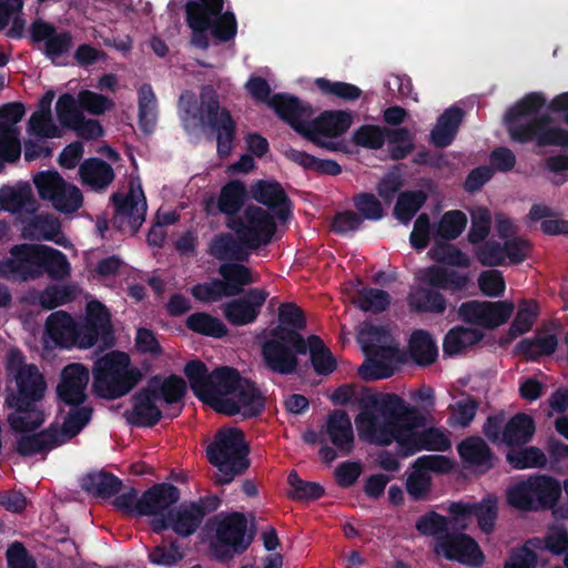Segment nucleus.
<instances>
[{
  "label": "nucleus",
  "instance_id": "39448f33",
  "mask_svg": "<svg viewBox=\"0 0 568 568\" xmlns=\"http://www.w3.org/2000/svg\"><path fill=\"white\" fill-rule=\"evenodd\" d=\"M273 105L276 113L295 131L318 144H322V138L341 135L352 123L351 115L342 111L325 112L320 118L312 120L311 108L288 95L275 98Z\"/></svg>",
  "mask_w": 568,
  "mask_h": 568
},
{
  "label": "nucleus",
  "instance_id": "338daca9",
  "mask_svg": "<svg viewBox=\"0 0 568 568\" xmlns=\"http://www.w3.org/2000/svg\"><path fill=\"white\" fill-rule=\"evenodd\" d=\"M406 490L408 495L416 500H424L428 497L430 490V475L414 463L406 480Z\"/></svg>",
  "mask_w": 568,
  "mask_h": 568
},
{
  "label": "nucleus",
  "instance_id": "7ed1b4c3",
  "mask_svg": "<svg viewBox=\"0 0 568 568\" xmlns=\"http://www.w3.org/2000/svg\"><path fill=\"white\" fill-rule=\"evenodd\" d=\"M390 416L388 438L378 442V446H389L396 443L406 456L420 449L447 450L450 448V439L444 429L430 427L419 430L424 426V416L403 398H400V408Z\"/></svg>",
  "mask_w": 568,
  "mask_h": 568
},
{
  "label": "nucleus",
  "instance_id": "603ef678",
  "mask_svg": "<svg viewBox=\"0 0 568 568\" xmlns=\"http://www.w3.org/2000/svg\"><path fill=\"white\" fill-rule=\"evenodd\" d=\"M538 304L535 301L524 300L518 306L517 314L510 325L509 335L517 337L530 331L538 315Z\"/></svg>",
  "mask_w": 568,
  "mask_h": 568
},
{
  "label": "nucleus",
  "instance_id": "052dcab7",
  "mask_svg": "<svg viewBox=\"0 0 568 568\" xmlns=\"http://www.w3.org/2000/svg\"><path fill=\"white\" fill-rule=\"evenodd\" d=\"M55 111L60 123L71 130L84 116L77 99L69 93L62 94L58 99Z\"/></svg>",
  "mask_w": 568,
  "mask_h": 568
},
{
  "label": "nucleus",
  "instance_id": "3c124183",
  "mask_svg": "<svg viewBox=\"0 0 568 568\" xmlns=\"http://www.w3.org/2000/svg\"><path fill=\"white\" fill-rule=\"evenodd\" d=\"M456 527L460 528V525L455 524L454 515H452L450 518H446L436 513L427 514L419 518L416 523V529L420 534L435 536L436 539L442 536L449 535L448 529Z\"/></svg>",
  "mask_w": 568,
  "mask_h": 568
},
{
  "label": "nucleus",
  "instance_id": "5701e85b",
  "mask_svg": "<svg viewBox=\"0 0 568 568\" xmlns=\"http://www.w3.org/2000/svg\"><path fill=\"white\" fill-rule=\"evenodd\" d=\"M449 513L454 515L455 524L460 525L463 529L468 526L469 519L476 516L479 528L485 534H490L498 514V500L489 495L478 504L454 503L449 506Z\"/></svg>",
  "mask_w": 568,
  "mask_h": 568
},
{
  "label": "nucleus",
  "instance_id": "c9c22d12",
  "mask_svg": "<svg viewBox=\"0 0 568 568\" xmlns=\"http://www.w3.org/2000/svg\"><path fill=\"white\" fill-rule=\"evenodd\" d=\"M22 234L26 239L53 241L63 247L70 246L69 240L61 233L59 220L49 214L36 216L24 226Z\"/></svg>",
  "mask_w": 568,
  "mask_h": 568
},
{
  "label": "nucleus",
  "instance_id": "a18cd8bd",
  "mask_svg": "<svg viewBox=\"0 0 568 568\" xmlns=\"http://www.w3.org/2000/svg\"><path fill=\"white\" fill-rule=\"evenodd\" d=\"M558 346L554 334H538L534 338L523 339L516 347L517 352L529 359L552 354Z\"/></svg>",
  "mask_w": 568,
  "mask_h": 568
},
{
  "label": "nucleus",
  "instance_id": "20e7f679",
  "mask_svg": "<svg viewBox=\"0 0 568 568\" xmlns=\"http://www.w3.org/2000/svg\"><path fill=\"white\" fill-rule=\"evenodd\" d=\"M4 408L9 410L6 422L20 455L30 456L48 449L51 433L49 428L39 432L47 419L42 402L11 397L10 400H4Z\"/></svg>",
  "mask_w": 568,
  "mask_h": 568
},
{
  "label": "nucleus",
  "instance_id": "aec40b11",
  "mask_svg": "<svg viewBox=\"0 0 568 568\" xmlns=\"http://www.w3.org/2000/svg\"><path fill=\"white\" fill-rule=\"evenodd\" d=\"M115 204L114 225L126 233L134 234L143 224L146 201L140 184L131 183L129 192L122 196L113 194Z\"/></svg>",
  "mask_w": 568,
  "mask_h": 568
},
{
  "label": "nucleus",
  "instance_id": "4c0bfd02",
  "mask_svg": "<svg viewBox=\"0 0 568 568\" xmlns=\"http://www.w3.org/2000/svg\"><path fill=\"white\" fill-rule=\"evenodd\" d=\"M204 515L203 507L197 504L182 505L176 510L169 514V527H171L175 534L187 537L199 528Z\"/></svg>",
  "mask_w": 568,
  "mask_h": 568
},
{
  "label": "nucleus",
  "instance_id": "bb28decb",
  "mask_svg": "<svg viewBox=\"0 0 568 568\" xmlns=\"http://www.w3.org/2000/svg\"><path fill=\"white\" fill-rule=\"evenodd\" d=\"M30 36L33 42L43 44L44 54L53 62H57L59 58L69 52L73 44L72 36L69 32H58L52 24L42 19H37L32 22Z\"/></svg>",
  "mask_w": 568,
  "mask_h": 568
},
{
  "label": "nucleus",
  "instance_id": "4468645a",
  "mask_svg": "<svg viewBox=\"0 0 568 568\" xmlns=\"http://www.w3.org/2000/svg\"><path fill=\"white\" fill-rule=\"evenodd\" d=\"M276 216L258 205H247L237 216L226 220V226L234 232L239 244L256 250L267 245L276 232Z\"/></svg>",
  "mask_w": 568,
  "mask_h": 568
},
{
  "label": "nucleus",
  "instance_id": "412c9836",
  "mask_svg": "<svg viewBox=\"0 0 568 568\" xmlns=\"http://www.w3.org/2000/svg\"><path fill=\"white\" fill-rule=\"evenodd\" d=\"M437 556L463 565L476 567L484 562V554L475 539L466 534H450L435 540Z\"/></svg>",
  "mask_w": 568,
  "mask_h": 568
},
{
  "label": "nucleus",
  "instance_id": "49530a36",
  "mask_svg": "<svg viewBox=\"0 0 568 568\" xmlns=\"http://www.w3.org/2000/svg\"><path fill=\"white\" fill-rule=\"evenodd\" d=\"M84 490L103 497L115 495L121 490V481L105 473L88 474L81 480Z\"/></svg>",
  "mask_w": 568,
  "mask_h": 568
},
{
  "label": "nucleus",
  "instance_id": "7c9ffc66",
  "mask_svg": "<svg viewBox=\"0 0 568 568\" xmlns=\"http://www.w3.org/2000/svg\"><path fill=\"white\" fill-rule=\"evenodd\" d=\"M252 197L266 205L280 221H285L290 214L287 196L276 182L260 180L251 185Z\"/></svg>",
  "mask_w": 568,
  "mask_h": 568
},
{
  "label": "nucleus",
  "instance_id": "1a4fd4ad",
  "mask_svg": "<svg viewBox=\"0 0 568 568\" xmlns=\"http://www.w3.org/2000/svg\"><path fill=\"white\" fill-rule=\"evenodd\" d=\"M357 339L368 357L358 368L361 377L373 381L390 376L397 359V346L390 333L382 326L364 323Z\"/></svg>",
  "mask_w": 568,
  "mask_h": 568
},
{
  "label": "nucleus",
  "instance_id": "13d9d810",
  "mask_svg": "<svg viewBox=\"0 0 568 568\" xmlns=\"http://www.w3.org/2000/svg\"><path fill=\"white\" fill-rule=\"evenodd\" d=\"M529 546L535 549H547L555 555L564 554L568 550V530L564 526L551 527L545 540H529Z\"/></svg>",
  "mask_w": 568,
  "mask_h": 568
},
{
  "label": "nucleus",
  "instance_id": "5fc2aeb1",
  "mask_svg": "<svg viewBox=\"0 0 568 568\" xmlns=\"http://www.w3.org/2000/svg\"><path fill=\"white\" fill-rule=\"evenodd\" d=\"M352 301L363 311L374 313L384 311L390 303L388 293L377 288L358 290Z\"/></svg>",
  "mask_w": 568,
  "mask_h": 568
},
{
  "label": "nucleus",
  "instance_id": "c756f323",
  "mask_svg": "<svg viewBox=\"0 0 568 568\" xmlns=\"http://www.w3.org/2000/svg\"><path fill=\"white\" fill-rule=\"evenodd\" d=\"M268 294L264 290H251L244 298L224 305L223 313L233 325H246L255 321Z\"/></svg>",
  "mask_w": 568,
  "mask_h": 568
},
{
  "label": "nucleus",
  "instance_id": "de8ad7c7",
  "mask_svg": "<svg viewBox=\"0 0 568 568\" xmlns=\"http://www.w3.org/2000/svg\"><path fill=\"white\" fill-rule=\"evenodd\" d=\"M306 351H310L314 369L318 374H329L335 369L336 363L328 348L317 336H310L306 341Z\"/></svg>",
  "mask_w": 568,
  "mask_h": 568
},
{
  "label": "nucleus",
  "instance_id": "2eb2a0df",
  "mask_svg": "<svg viewBox=\"0 0 568 568\" xmlns=\"http://www.w3.org/2000/svg\"><path fill=\"white\" fill-rule=\"evenodd\" d=\"M33 183L39 196L63 214L74 213L83 204L80 189L67 182L57 171L37 173Z\"/></svg>",
  "mask_w": 568,
  "mask_h": 568
},
{
  "label": "nucleus",
  "instance_id": "dca6fc26",
  "mask_svg": "<svg viewBox=\"0 0 568 568\" xmlns=\"http://www.w3.org/2000/svg\"><path fill=\"white\" fill-rule=\"evenodd\" d=\"M199 120L216 131L217 153L227 156L232 151L234 135V122L225 109H221L216 100V93L211 88H204L201 93V111Z\"/></svg>",
  "mask_w": 568,
  "mask_h": 568
},
{
  "label": "nucleus",
  "instance_id": "393cba45",
  "mask_svg": "<svg viewBox=\"0 0 568 568\" xmlns=\"http://www.w3.org/2000/svg\"><path fill=\"white\" fill-rule=\"evenodd\" d=\"M26 113L21 103H8L0 108V145L7 158L18 160L21 154L19 129L17 124Z\"/></svg>",
  "mask_w": 568,
  "mask_h": 568
},
{
  "label": "nucleus",
  "instance_id": "09e8293b",
  "mask_svg": "<svg viewBox=\"0 0 568 568\" xmlns=\"http://www.w3.org/2000/svg\"><path fill=\"white\" fill-rule=\"evenodd\" d=\"M536 506L551 507L561 494L558 480L547 476L531 477Z\"/></svg>",
  "mask_w": 568,
  "mask_h": 568
},
{
  "label": "nucleus",
  "instance_id": "6e6d98bb",
  "mask_svg": "<svg viewBox=\"0 0 568 568\" xmlns=\"http://www.w3.org/2000/svg\"><path fill=\"white\" fill-rule=\"evenodd\" d=\"M220 274L224 278L223 282L230 285V290L234 291V295L239 294L243 286L254 282L250 268L237 263L222 264Z\"/></svg>",
  "mask_w": 568,
  "mask_h": 568
},
{
  "label": "nucleus",
  "instance_id": "2f4dec72",
  "mask_svg": "<svg viewBox=\"0 0 568 568\" xmlns=\"http://www.w3.org/2000/svg\"><path fill=\"white\" fill-rule=\"evenodd\" d=\"M324 435L342 455L353 450L354 430L346 412L336 409L327 416Z\"/></svg>",
  "mask_w": 568,
  "mask_h": 568
},
{
  "label": "nucleus",
  "instance_id": "c03bdc74",
  "mask_svg": "<svg viewBox=\"0 0 568 568\" xmlns=\"http://www.w3.org/2000/svg\"><path fill=\"white\" fill-rule=\"evenodd\" d=\"M483 338L481 332L475 328L454 327L445 336L443 351L447 355L460 354Z\"/></svg>",
  "mask_w": 568,
  "mask_h": 568
},
{
  "label": "nucleus",
  "instance_id": "f03ea898",
  "mask_svg": "<svg viewBox=\"0 0 568 568\" xmlns=\"http://www.w3.org/2000/svg\"><path fill=\"white\" fill-rule=\"evenodd\" d=\"M329 399L335 405L357 404L361 408L355 416L359 439L377 445L388 438L390 415L400 408V397L390 393H376L371 388L343 385L336 388Z\"/></svg>",
  "mask_w": 568,
  "mask_h": 568
},
{
  "label": "nucleus",
  "instance_id": "72a5a7b5",
  "mask_svg": "<svg viewBox=\"0 0 568 568\" xmlns=\"http://www.w3.org/2000/svg\"><path fill=\"white\" fill-rule=\"evenodd\" d=\"M417 278L423 284H429L433 287L452 291L465 288L470 281L466 273L448 271L438 265L422 268L417 273Z\"/></svg>",
  "mask_w": 568,
  "mask_h": 568
},
{
  "label": "nucleus",
  "instance_id": "c85d7f7f",
  "mask_svg": "<svg viewBox=\"0 0 568 568\" xmlns=\"http://www.w3.org/2000/svg\"><path fill=\"white\" fill-rule=\"evenodd\" d=\"M247 195L246 185L237 180L226 183L220 191L217 200L209 196L204 200V209L207 214L223 213L227 219L237 216Z\"/></svg>",
  "mask_w": 568,
  "mask_h": 568
},
{
  "label": "nucleus",
  "instance_id": "bf43d9fd",
  "mask_svg": "<svg viewBox=\"0 0 568 568\" xmlns=\"http://www.w3.org/2000/svg\"><path fill=\"white\" fill-rule=\"evenodd\" d=\"M428 255L433 260L447 265L458 267H468L470 265V258L465 253L445 242L436 243L428 252Z\"/></svg>",
  "mask_w": 568,
  "mask_h": 568
},
{
  "label": "nucleus",
  "instance_id": "f3484780",
  "mask_svg": "<svg viewBox=\"0 0 568 568\" xmlns=\"http://www.w3.org/2000/svg\"><path fill=\"white\" fill-rule=\"evenodd\" d=\"M214 554L219 558L244 551L251 544L252 536L246 534V520L240 514L216 518Z\"/></svg>",
  "mask_w": 568,
  "mask_h": 568
},
{
  "label": "nucleus",
  "instance_id": "cd10ccee",
  "mask_svg": "<svg viewBox=\"0 0 568 568\" xmlns=\"http://www.w3.org/2000/svg\"><path fill=\"white\" fill-rule=\"evenodd\" d=\"M77 341V323L63 312H54L45 321L42 345L45 351L69 348Z\"/></svg>",
  "mask_w": 568,
  "mask_h": 568
},
{
  "label": "nucleus",
  "instance_id": "4be33fe9",
  "mask_svg": "<svg viewBox=\"0 0 568 568\" xmlns=\"http://www.w3.org/2000/svg\"><path fill=\"white\" fill-rule=\"evenodd\" d=\"M515 305L508 301L463 303L458 308L460 320L493 328L504 324L513 314Z\"/></svg>",
  "mask_w": 568,
  "mask_h": 568
},
{
  "label": "nucleus",
  "instance_id": "f257e3e1",
  "mask_svg": "<svg viewBox=\"0 0 568 568\" xmlns=\"http://www.w3.org/2000/svg\"><path fill=\"white\" fill-rule=\"evenodd\" d=\"M184 374L194 394L217 413L252 417L264 408L261 393L234 368L222 366L209 374L202 362L191 361Z\"/></svg>",
  "mask_w": 568,
  "mask_h": 568
},
{
  "label": "nucleus",
  "instance_id": "ddd939ff",
  "mask_svg": "<svg viewBox=\"0 0 568 568\" xmlns=\"http://www.w3.org/2000/svg\"><path fill=\"white\" fill-rule=\"evenodd\" d=\"M9 383L4 390V400L14 397L19 400L42 402L47 382L39 367L27 363L22 352L11 348L6 356Z\"/></svg>",
  "mask_w": 568,
  "mask_h": 568
},
{
  "label": "nucleus",
  "instance_id": "6ab92c4d",
  "mask_svg": "<svg viewBox=\"0 0 568 568\" xmlns=\"http://www.w3.org/2000/svg\"><path fill=\"white\" fill-rule=\"evenodd\" d=\"M180 498L178 488L161 484L145 491L138 503V515L150 516L154 531L169 528V508Z\"/></svg>",
  "mask_w": 568,
  "mask_h": 568
},
{
  "label": "nucleus",
  "instance_id": "e433bc0d",
  "mask_svg": "<svg viewBox=\"0 0 568 568\" xmlns=\"http://www.w3.org/2000/svg\"><path fill=\"white\" fill-rule=\"evenodd\" d=\"M37 201L29 184H17L14 186H2L0 189V209L11 212H32L36 210Z\"/></svg>",
  "mask_w": 568,
  "mask_h": 568
},
{
  "label": "nucleus",
  "instance_id": "9b49d317",
  "mask_svg": "<svg viewBox=\"0 0 568 568\" xmlns=\"http://www.w3.org/2000/svg\"><path fill=\"white\" fill-rule=\"evenodd\" d=\"M223 0H200L186 6V21L191 28L192 43L205 48L207 40L205 31L210 30L222 41L232 39L236 33V21L231 12L221 13Z\"/></svg>",
  "mask_w": 568,
  "mask_h": 568
},
{
  "label": "nucleus",
  "instance_id": "58836bf2",
  "mask_svg": "<svg viewBox=\"0 0 568 568\" xmlns=\"http://www.w3.org/2000/svg\"><path fill=\"white\" fill-rule=\"evenodd\" d=\"M418 284L409 293L408 304L412 308L423 312L442 314L446 310V301L443 294L435 291L429 284H423L416 277Z\"/></svg>",
  "mask_w": 568,
  "mask_h": 568
},
{
  "label": "nucleus",
  "instance_id": "864d4df0",
  "mask_svg": "<svg viewBox=\"0 0 568 568\" xmlns=\"http://www.w3.org/2000/svg\"><path fill=\"white\" fill-rule=\"evenodd\" d=\"M467 224V217L462 211L446 212L435 226V235L444 240H454L460 235Z\"/></svg>",
  "mask_w": 568,
  "mask_h": 568
},
{
  "label": "nucleus",
  "instance_id": "f704fd0d",
  "mask_svg": "<svg viewBox=\"0 0 568 568\" xmlns=\"http://www.w3.org/2000/svg\"><path fill=\"white\" fill-rule=\"evenodd\" d=\"M92 410L87 406L80 408H73L70 410L64 422L59 428L57 425L49 427L51 433L50 442L48 443V449H51L62 443L74 437L91 419Z\"/></svg>",
  "mask_w": 568,
  "mask_h": 568
},
{
  "label": "nucleus",
  "instance_id": "37998d69",
  "mask_svg": "<svg viewBox=\"0 0 568 568\" xmlns=\"http://www.w3.org/2000/svg\"><path fill=\"white\" fill-rule=\"evenodd\" d=\"M408 353L417 364L429 365L435 362L438 355V348L428 332L418 329L410 336Z\"/></svg>",
  "mask_w": 568,
  "mask_h": 568
},
{
  "label": "nucleus",
  "instance_id": "e2e57ef3",
  "mask_svg": "<svg viewBox=\"0 0 568 568\" xmlns=\"http://www.w3.org/2000/svg\"><path fill=\"white\" fill-rule=\"evenodd\" d=\"M508 503L520 510H530L537 508L534 497L532 479L517 483L507 491Z\"/></svg>",
  "mask_w": 568,
  "mask_h": 568
},
{
  "label": "nucleus",
  "instance_id": "6e6552de",
  "mask_svg": "<svg viewBox=\"0 0 568 568\" xmlns=\"http://www.w3.org/2000/svg\"><path fill=\"white\" fill-rule=\"evenodd\" d=\"M248 447L242 430L237 428L220 429L206 448L210 463L217 468L214 480L219 485L230 484L235 476L244 471Z\"/></svg>",
  "mask_w": 568,
  "mask_h": 568
},
{
  "label": "nucleus",
  "instance_id": "8fccbe9b",
  "mask_svg": "<svg viewBox=\"0 0 568 568\" xmlns=\"http://www.w3.org/2000/svg\"><path fill=\"white\" fill-rule=\"evenodd\" d=\"M186 326L195 333L211 337H222L227 333V328L221 320L206 313L190 315L186 320Z\"/></svg>",
  "mask_w": 568,
  "mask_h": 568
},
{
  "label": "nucleus",
  "instance_id": "b1692460",
  "mask_svg": "<svg viewBox=\"0 0 568 568\" xmlns=\"http://www.w3.org/2000/svg\"><path fill=\"white\" fill-rule=\"evenodd\" d=\"M33 244H19L10 250V256L0 260V277L12 281H31L40 277V271L33 265L31 250Z\"/></svg>",
  "mask_w": 568,
  "mask_h": 568
},
{
  "label": "nucleus",
  "instance_id": "680f3d73",
  "mask_svg": "<svg viewBox=\"0 0 568 568\" xmlns=\"http://www.w3.org/2000/svg\"><path fill=\"white\" fill-rule=\"evenodd\" d=\"M510 465L518 469L544 467L547 464V457L537 447H528L521 450H510L506 455Z\"/></svg>",
  "mask_w": 568,
  "mask_h": 568
},
{
  "label": "nucleus",
  "instance_id": "f8f14e48",
  "mask_svg": "<svg viewBox=\"0 0 568 568\" xmlns=\"http://www.w3.org/2000/svg\"><path fill=\"white\" fill-rule=\"evenodd\" d=\"M300 354H306L305 339L295 329L283 326L273 329L261 345L264 366L277 374L295 373Z\"/></svg>",
  "mask_w": 568,
  "mask_h": 568
},
{
  "label": "nucleus",
  "instance_id": "79ce46f5",
  "mask_svg": "<svg viewBox=\"0 0 568 568\" xmlns=\"http://www.w3.org/2000/svg\"><path fill=\"white\" fill-rule=\"evenodd\" d=\"M463 113L457 108L447 109L437 120L432 131V141L436 146L443 148L453 141L462 122Z\"/></svg>",
  "mask_w": 568,
  "mask_h": 568
},
{
  "label": "nucleus",
  "instance_id": "0e129e2a",
  "mask_svg": "<svg viewBox=\"0 0 568 568\" xmlns=\"http://www.w3.org/2000/svg\"><path fill=\"white\" fill-rule=\"evenodd\" d=\"M79 106L92 115H101L114 108V102L108 97L90 90L78 93Z\"/></svg>",
  "mask_w": 568,
  "mask_h": 568
},
{
  "label": "nucleus",
  "instance_id": "774afa93",
  "mask_svg": "<svg viewBox=\"0 0 568 568\" xmlns=\"http://www.w3.org/2000/svg\"><path fill=\"white\" fill-rule=\"evenodd\" d=\"M28 133L37 138H57L59 128L54 124L51 111H36L29 119Z\"/></svg>",
  "mask_w": 568,
  "mask_h": 568
},
{
  "label": "nucleus",
  "instance_id": "ea45409f",
  "mask_svg": "<svg viewBox=\"0 0 568 568\" xmlns=\"http://www.w3.org/2000/svg\"><path fill=\"white\" fill-rule=\"evenodd\" d=\"M79 173L82 183L94 191L105 189L114 179V172L111 165L99 159L84 161L80 165Z\"/></svg>",
  "mask_w": 568,
  "mask_h": 568
},
{
  "label": "nucleus",
  "instance_id": "a19ab883",
  "mask_svg": "<svg viewBox=\"0 0 568 568\" xmlns=\"http://www.w3.org/2000/svg\"><path fill=\"white\" fill-rule=\"evenodd\" d=\"M458 453L462 459L469 466L481 471L493 466V455L484 439L469 437L458 445Z\"/></svg>",
  "mask_w": 568,
  "mask_h": 568
},
{
  "label": "nucleus",
  "instance_id": "0eeeda50",
  "mask_svg": "<svg viewBox=\"0 0 568 568\" xmlns=\"http://www.w3.org/2000/svg\"><path fill=\"white\" fill-rule=\"evenodd\" d=\"M184 393L185 383L181 377H154L133 397L129 419L142 426L154 425L164 405L180 400Z\"/></svg>",
  "mask_w": 568,
  "mask_h": 568
},
{
  "label": "nucleus",
  "instance_id": "a211bd4d",
  "mask_svg": "<svg viewBox=\"0 0 568 568\" xmlns=\"http://www.w3.org/2000/svg\"><path fill=\"white\" fill-rule=\"evenodd\" d=\"M503 419L498 416L489 417L484 425V434L496 444L509 447L521 446L530 442L535 434V422L526 414L511 417L501 430Z\"/></svg>",
  "mask_w": 568,
  "mask_h": 568
},
{
  "label": "nucleus",
  "instance_id": "423d86ee",
  "mask_svg": "<svg viewBox=\"0 0 568 568\" xmlns=\"http://www.w3.org/2000/svg\"><path fill=\"white\" fill-rule=\"evenodd\" d=\"M545 104L539 93H530L507 112L505 120L513 140L525 143L535 140L538 145L568 146V132L550 125L548 118H539L525 124L523 119L535 114Z\"/></svg>",
  "mask_w": 568,
  "mask_h": 568
},
{
  "label": "nucleus",
  "instance_id": "69168bd1",
  "mask_svg": "<svg viewBox=\"0 0 568 568\" xmlns=\"http://www.w3.org/2000/svg\"><path fill=\"white\" fill-rule=\"evenodd\" d=\"M139 115L141 125L149 131L156 118V99L152 88L143 84L139 89Z\"/></svg>",
  "mask_w": 568,
  "mask_h": 568
},
{
  "label": "nucleus",
  "instance_id": "9d476101",
  "mask_svg": "<svg viewBox=\"0 0 568 568\" xmlns=\"http://www.w3.org/2000/svg\"><path fill=\"white\" fill-rule=\"evenodd\" d=\"M141 377L140 371L131 366L126 354L111 352L95 362L93 389L103 398L121 397L128 394Z\"/></svg>",
  "mask_w": 568,
  "mask_h": 568
},
{
  "label": "nucleus",
  "instance_id": "a878e982",
  "mask_svg": "<svg viewBox=\"0 0 568 568\" xmlns=\"http://www.w3.org/2000/svg\"><path fill=\"white\" fill-rule=\"evenodd\" d=\"M89 369L79 363L67 365L60 374L57 386L59 398L69 405H80L85 399V390L89 384Z\"/></svg>",
  "mask_w": 568,
  "mask_h": 568
},
{
  "label": "nucleus",
  "instance_id": "473e14b6",
  "mask_svg": "<svg viewBox=\"0 0 568 568\" xmlns=\"http://www.w3.org/2000/svg\"><path fill=\"white\" fill-rule=\"evenodd\" d=\"M30 250L33 252V265L39 268L40 277L44 272L54 280H63L70 275V263L60 251L41 244H33Z\"/></svg>",
  "mask_w": 568,
  "mask_h": 568
},
{
  "label": "nucleus",
  "instance_id": "4d7b16f0",
  "mask_svg": "<svg viewBox=\"0 0 568 568\" xmlns=\"http://www.w3.org/2000/svg\"><path fill=\"white\" fill-rule=\"evenodd\" d=\"M427 195L423 191H407L402 193L396 202L394 213L396 217L406 223L425 203Z\"/></svg>",
  "mask_w": 568,
  "mask_h": 568
}]
</instances>
